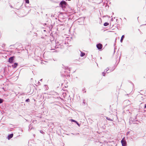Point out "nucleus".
Instances as JSON below:
<instances>
[{
    "mask_svg": "<svg viewBox=\"0 0 146 146\" xmlns=\"http://www.w3.org/2000/svg\"><path fill=\"white\" fill-rule=\"evenodd\" d=\"M59 5L62 8V9L65 11L64 9L67 5L66 2L62 0L60 3Z\"/></svg>",
    "mask_w": 146,
    "mask_h": 146,
    "instance_id": "nucleus-1",
    "label": "nucleus"
},
{
    "mask_svg": "<svg viewBox=\"0 0 146 146\" xmlns=\"http://www.w3.org/2000/svg\"><path fill=\"white\" fill-rule=\"evenodd\" d=\"M96 47L100 51L102 50L103 47V45L101 43H99L97 44L96 45Z\"/></svg>",
    "mask_w": 146,
    "mask_h": 146,
    "instance_id": "nucleus-2",
    "label": "nucleus"
},
{
    "mask_svg": "<svg viewBox=\"0 0 146 146\" xmlns=\"http://www.w3.org/2000/svg\"><path fill=\"white\" fill-rule=\"evenodd\" d=\"M15 58V57L14 56H12L10 57L9 59L8 62L11 63H13L14 62Z\"/></svg>",
    "mask_w": 146,
    "mask_h": 146,
    "instance_id": "nucleus-3",
    "label": "nucleus"
},
{
    "mask_svg": "<svg viewBox=\"0 0 146 146\" xmlns=\"http://www.w3.org/2000/svg\"><path fill=\"white\" fill-rule=\"evenodd\" d=\"M121 142L122 146H127V143L125 140L123 139L121 140Z\"/></svg>",
    "mask_w": 146,
    "mask_h": 146,
    "instance_id": "nucleus-4",
    "label": "nucleus"
},
{
    "mask_svg": "<svg viewBox=\"0 0 146 146\" xmlns=\"http://www.w3.org/2000/svg\"><path fill=\"white\" fill-rule=\"evenodd\" d=\"M70 121L71 122H74L75 123H76L78 126L80 127V124H79L78 122L76 121L73 119H70Z\"/></svg>",
    "mask_w": 146,
    "mask_h": 146,
    "instance_id": "nucleus-5",
    "label": "nucleus"
},
{
    "mask_svg": "<svg viewBox=\"0 0 146 146\" xmlns=\"http://www.w3.org/2000/svg\"><path fill=\"white\" fill-rule=\"evenodd\" d=\"M109 70V68H107L102 73V74H106V73H108L111 72V71L110 70L109 72H107Z\"/></svg>",
    "mask_w": 146,
    "mask_h": 146,
    "instance_id": "nucleus-6",
    "label": "nucleus"
},
{
    "mask_svg": "<svg viewBox=\"0 0 146 146\" xmlns=\"http://www.w3.org/2000/svg\"><path fill=\"white\" fill-rule=\"evenodd\" d=\"M13 136V133H11L9 134L7 137V138L8 139V140H10L11 138H12Z\"/></svg>",
    "mask_w": 146,
    "mask_h": 146,
    "instance_id": "nucleus-7",
    "label": "nucleus"
},
{
    "mask_svg": "<svg viewBox=\"0 0 146 146\" xmlns=\"http://www.w3.org/2000/svg\"><path fill=\"white\" fill-rule=\"evenodd\" d=\"M18 65V64L17 63H15L13 64L12 65V67L13 68H16Z\"/></svg>",
    "mask_w": 146,
    "mask_h": 146,
    "instance_id": "nucleus-8",
    "label": "nucleus"
},
{
    "mask_svg": "<svg viewBox=\"0 0 146 146\" xmlns=\"http://www.w3.org/2000/svg\"><path fill=\"white\" fill-rule=\"evenodd\" d=\"M80 56L81 57H83L85 55V53L84 52L81 51L80 50Z\"/></svg>",
    "mask_w": 146,
    "mask_h": 146,
    "instance_id": "nucleus-9",
    "label": "nucleus"
},
{
    "mask_svg": "<svg viewBox=\"0 0 146 146\" xmlns=\"http://www.w3.org/2000/svg\"><path fill=\"white\" fill-rule=\"evenodd\" d=\"M124 37H125L124 35H122V36L121 37V39L120 40L121 42V43L123 41V40Z\"/></svg>",
    "mask_w": 146,
    "mask_h": 146,
    "instance_id": "nucleus-10",
    "label": "nucleus"
},
{
    "mask_svg": "<svg viewBox=\"0 0 146 146\" xmlns=\"http://www.w3.org/2000/svg\"><path fill=\"white\" fill-rule=\"evenodd\" d=\"M62 75H63V77H64V76L65 77H70V75L69 74H63Z\"/></svg>",
    "mask_w": 146,
    "mask_h": 146,
    "instance_id": "nucleus-11",
    "label": "nucleus"
},
{
    "mask_svg": "<svg viewBox=\"0 0 146 146\" xmlns=\"http://www.w3.org/2000/svg\"><path fill=\"white\" fill-rule=\"evenodd\" d=\"M109 24L108 22H105L104 24V26H107L109 25Z\"/></svg>",
    "mask_w": 146,
    "mask_h": 146,
    "instance_id": "nucleus-12",
    "label": "nucleus"
},
{
    "mask_svg": "<svg viewBox=\"0 0 146 146\" xmlns=\"http://www.w3.org/2000/svg\"><path fill=\"white\" fill-rule=\"evenodd\" d=\"M106 119L109 120V121H113V120L112 119H111L110 118L108 117H106Z\"/></svg>",
    "mask_w": 146,
    "mask_h": 146,
    "instance_id": "nucleus-13",
    "label": "nucleus"
},
{
    "mask_svg": "<svg viewBox=\"0 0 146 146\" xmlns=\"http://www.w3.org/2000/svg\"><path fill=\"white\" fill-rule=\"evenodd\" d=\"M37 122V121L35 120H32V122L33 123H34V124H35Z\"/></svg>",
    "mask_w": 146,
    "mask_h": 146,
    "instance_id": "nucleus-14",
    "label": "nucleus"
},
{
    "mask_svg": "<svg viewBox=\"0 0 146 146\" xmlns=\"http://www.w3.org/2000/svg\"><path fill=\"white\" fill-rule=\"evenodd\" d=\"M25 1V2L26 3H29V0H24Z\"/></svg>",
    "mask_w": 146,
    "mask_h": 146,
    "instance_id": "nucleus-15",
    "label": "nucleus"
},
{
    "mask_svg": "<svg viewBox=\"0 0 146 146\" xmlns=\"http://www.w3.org/2000/svg\"><path fill=\"white\" fill-rule=\"evenodd\" d=\"M86 89L85 88H83L82 89V91H83V93H86V90H85Z\"/></svg>",
    "mask_w": 146,
    "mask_h": 146,
    "instance_id": "nucleus-16",
    "label": "nucleus"
},
{
    "mask_svg": "<svg viewBox=\"0 0 146 146\" xmlns=\"http://www.w3.org/2000/svg\"><path fill=\"white\" fill-rule=\"evenodd\" d=\"M3 102V100L0 98V104L2 103Z\"/></svg>",
    "mask_w": 146,
    "mask_h": 146,
    "instance_id": "nucleus-17",
    "label": "nucleus"
},
{
    "mask_svg": "<svg viewBox=\"0 0 146 146\" xmlns=\"http://www.w3.org/2000/svg\"><path fill=\"white\" fill-rule=\"evenodd\" d=\"M30 100L29 98H28L25 100V102H30Z\"/></svg>",
    "mask_w": 146,
    "mask_h": 146,
    "instance_id": "nucleus-18",
    "label": "nucleus"
},
{
    "mask_svg": "<svg viewBox=\"0 0 146 146\" xmlns=\"http://www.w3.org/2000/svg\"><path fill=\"white\" fill-rule=\"evenodd\" d=\"M40 132L42 134H44V132L42 130L40 131Z\"/></svg>",
    "mask_w": 146,
    "mask_h": 146,
    "instance_id": "nucleus-19",
    "label": "nucleus"
},
{
    "mask_svg": "<svg viewBox=\"0 0 146 146\" xmlns=\"http://www.w3.org/2000/svg\"><path fill=\"white\" fill-rule=\"evenodd\" d=\"M31 125H32L31 123L29 125V130H30V127H31Z\"/></svg>",
    "mask_w": 146,
    "mask_h": 146,
    "instance_id": "nucleus-20",
    "label": "nucleus"
},
{
    "mask_svg": "<svg viewBox=\"0 0 146 146\" xmlns=\"http://www.w3.org/2000/svg\"><path fill=\"white\" fill-rule=\"evenodd\" d=\"M144 109L146 108V104H145L144 105Z\"/></svg>",
    "mask_w": 146,
    "mask_h": 146,
    "instance_id": "nucleus-21",
    "label": "nucleus"
},
{
    "mask_svg": "<svg viewBox=\"0 0 146 146\" xmlns=\"http://www.w3.org/2000/svg\"><path fill=\"white\" fill-rule=\"evenodd\" d=\"M130 101L129 100H128V102H127V103L128 104V105H129L130 104Z\"/></svg>",
    "mask_w": 146,
    "mask_h": 146,
    "instance_id": "nucleus-22",
    "label": "nucleus"
},
{
    "mask_svg": "<svg viewBox=\"0 0 146 146\" xmlns=\"http://www.w3.org/2000/svg\"><path fill=\"white\" fill-rule=\"evenodd\" d=\"M85 101V100L84 99L83 100V103L84 104H85V102L84 101Z\"/></svg>",
    "mask_w": 146,
    "mask_h": 146,
    "instance_id": "nucleus-23",
    "label": "nucleus"
},
{
    "mask_svg": "<svg viewBox=\"0 0 146 146\" xmlns=\"http://www.w3.org/2000/svg\"><path fill=\"white\" fill-rule=\"evenodd\" d=\"M111 21H113V18H112L111 19Z\"/></svg>",
    "mask_w": 146,
    "mask_h": 146,
    "instance_id": "nucleus-24",
    "label": "nucleus"
},
{
    "mask_svg": "<svg viewBox=\"0 0 146 146\" xmlns=\"http://www.w3.org/2000/svg\"><path fill=\"white\" fill-rule=\"evenodd\" d=\"M129 133V131H128V132H127V135Z\"/></svg>",
    "mask_w": 146,
    "mask_h": 146,
    "instance_id": "nucleus-25",
    "label": "nucleus"
},
{
    "mask_svg": "<svg viewBox=\"0 0 146 146\" xmlns=\"http://www.w3.org/2000/svg\"><path fill=\"white\" fill-rule=\"evenodd\" d=\"M103 75V76H105V74H102Z\"/></svg>",
    "mask_w": 146,
    "mask_h": 146,
    "instance_id": "nucleus-26",
    "label": "nucleus"
},
{
    "mask_svg": "<svg viewBox=\"0 0 146 146\" xmlns=\"http://www.w3.org/2000/svg\"><path fill=\"white\" fill-rule=\"evenodd\" d=\"M10 6L11 8H13V6L12 5H10Z\"/></svg>",
    "mask_w": 146,
    "mask_h": 146,
    "instance_id": "nucleus-27",
    "label": "nucleus"
},
{
    "mask_svg": "<svg viewBox=\"0 0 146 146\" xmlns=\"http://www.w3.org/2000/svg\"><path fill=\"white\" fill-rule=\"evenodd\" d=\"M79 133H77L75 135H79Z\"/></svg>",
    "mask_w": 146,
    "mask_h": 146,
    "instance_id": "nucleus-28",
    "label": "nucleus"
},
{
    "mask_svg": "<svg viewBox=\"0 0 146 146\" xmlns=\"http://www.w3.org/2000/svg\"><path fill=\"white\" fill-rule=\"evenodd\" d=\"M124 19H125L126 20H127V19H126L125 17H124Z\"/></svg>",
    "mask_w": 146,
    "mask_h": 146,
    "instance_id": "nucleus-29",
    "label": "nucleus"
},
{
    "mask_svg": "<svg viewBox=\"0 0 146 146\" xmlns=\"http://www.w3.org/2000/svg\"><path fill=\"white\" fill-rule=\"evenodd\" d=\"M38 84H40V82L39 81L38 82Z\"/></svg>",
    "mask_w": 146,
    "mask_h": 146,
    "instance_id": "nucleus-30",
    "label": "nucleus"
},
{
    "mask_svg": "<svg viewBox=\"0 0 146 146\" xmlns=\"http://www.w3.org/2000/svg\"><path fill=\"white\" fill-rule=\"evenodd\" d=\"M112 14H113H113H114V13H113V12H112Z\"/></svg>",
    "mask_w": 146,
    "mask_h": 146,
    "instance_id": "nucleus-31",
    "label": "nucleus"
},
{
    "mask_svg": "<svg viewBox=\"0 0 146 146\" xmlns=\"http://www.w3.org/2000/svg\"><path fill=\"white\" fill-rule=\"evenodd\" d=\"M42 79H41L40 80V81H42Z\"/></svg>",
    "mask_w": 146,
    "mask_h": 146,
    "instance_id": "nucleus-32",
    "label": "nucleus"
},
{
    "mask_svg": "<svg viewBox=\"0 0 146 146\" xmlns=\"http://www.w3.org/2000/svg\"><path fill=\"white\" fill-rule=\"evenodd\" d=\"M13 46V45H11L10 46Z\"/></svg>",
    "mask_w": 146,
    "mask_h": 146,
    "instance_id": "nucleus-33",
    "label": "nucleus"
},
{
    "mask_svg": "<svg viewBox=\"0 0 146 146\" xmlns=\"http://www.w3.org/2000/svg\"><path fill=\"white\" fill-rule=\"evenodd\" d=\"M102 58V57H100V59H101Z\"/></svg>",
    "mask_w": 146,
    "mask_h": 146,
    "instance_id": "nucleus-34",
    "label": "nucleus"
},
{
    "mask_svg": "<svg viewBox=\"0 0 146 146\" xmlns=\"http://www.w3.org/2000/svg\"><path fill=\"white\" fill-rule=\"evenodd\" d=\"M32 129V127H31V129H30V130L31 129Z\"/></svg>",
    "mask_w": 146,
    "mask_h": 146,
    "instance_id": "nucleus-35",
    "label": "nucleus"
},
{
    "mask_svg": "<svg viewBox=\"0 0 146 146\" xmlns=\"http://www.w3.org/2000/svg\"><path fill=\"white\" fill-rule=\"evenodd\" d=\"M44 24L45 25H46V23H45Z\"/></svg>",
    "mask_w": 146,
    "mask_h": 146,
    "instance_id": "nucleus-36",
    "label": "nucleus"
},
{
    "mask_svg": "<svg viewBox=\"0 0 146 146\" xmlns=\"http://www.w3.org/2000/svg\"><path fill=\"white\" fill-rule=\"evenodd\" d=\"M116 20L117 21V19Z\"/></svg>",
    "mask_w": 146,
    "mask_h": 146,
    "instance_id": "nucleus-37",
    "label": "nucleus"
},
{
    "mask_svg": "<svg viewBox=\"0 0 146 146\" xmlns=\"http://www.w3.org/2000/svg\"><path fill=\"white\" fill-rule=\"evenodd\" d=\"M9 66H8V67H9ZM9 67H11V66H9Z\"/></svg>",
    "mask_w": 146,
    "mask_h": 146,
    "instance_id": "nucleus-38",
    "label": "nucleus"
},
{
    "mask_svg": "<svg viewBox=\"0 0 146 146\" xmlns=\"http://www.w3.org/2000/svg\"><path fill=\"white\" fill-rule=\"evenodd\" d=\"M69 72H70V70H69Z\"/></svg>",
    "mask_w": 146,
    "mask_h": 146,
    "instance_id": "nucleus-39",
    "label": "nucleus"
},
{
    "mask_svg": "<svg viewBox=\"0 0 146 146\" xmlns=\"http://www.w3.org/2000/svg\"><path fill=\"white\" fill-rule=\"evenodd\" d=\"M44 31H46L45 30H44Z\"/></svg>",
    "mask_w": 146,
    "mask_h": 146,
    "instance_id": "nucleus-40",
    "label": "nucleus"
},
{
    "mask_svg": "<svg viewBox=\"0 0 146 146\" xmlns=\"http://www.w3.org/2000/svg\"><path fill=\"white\" fill-rule=\"evenodd\" d=\"M52 50H54V49H52Z\"/></svg>",
    "mask_w": 146,
    "mask_h": 146,
    "instance_id": "nucleus-41",
    "label": "nucleus"
},
{
    "mask_svg": "<svg viewBox=\"0 0 146 146\" xmlns=\"http://www.w3.org/2000/svg\"><path fill=\"white\" fill-rule=\"evenodd\" d=\"M115 52V50H114V52Z\"/></svg>",
    "mask_w": 146,
    "mask_h": 146,
    "instance_id": "nucleus-42",
    "label": "nucleus"
}]
</instances>
